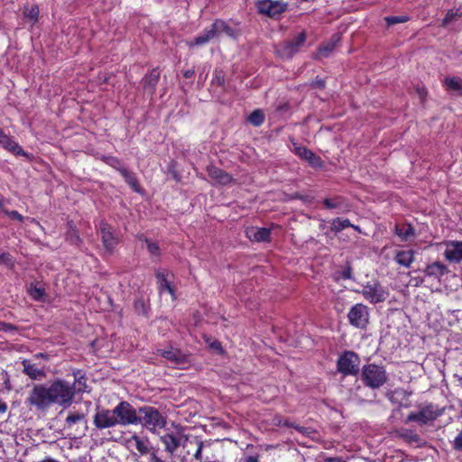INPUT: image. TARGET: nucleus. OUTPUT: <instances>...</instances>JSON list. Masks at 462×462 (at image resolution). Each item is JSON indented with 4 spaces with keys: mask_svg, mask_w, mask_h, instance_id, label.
<instances>
[{
    "mask_svg": "<svg viewBox=\"0 0 462 462\" xmlns=\"http://www.w3.org/2000/svg\"><path fill=\"white\" fill-rule=\"evenodd\" d=\"M360 378L366 387L375 390L387 382L388 375L383 366L372 363L363 366Z\"/></svg>",
    "mask_w": 462,
    "mask_h": 462,
    "instance_id": "1",
    "label": "nucleus"
},
{
    "mask_svg": "<svg viewBox=\"0 0 462 462\" xmlns=\"http://www.w3.org/2000/svg\"><path fill=\"white\" fill-rule=\"evenodd\" d=\"M139 424L145 427L150 431H154L157 428L162 429L166 425V419L161 412L152 406H143L138 409Z\"/></svg>",
    "mask_w": 462,
    "mask_h": 462,
    "instance_id": "2",
    "label": "nucleus"
},
{
    "mask_svg": "<svg viewBox=\"0 0 462 462\" xmlns=\"http://www.w3.org/2000/svg\"><path fill=\"white\" fill-rule=\"evenodd\" d=\"M360 357L356 352L346 350L339 356L337 368L344 376L356 375L360 371Z\"/></svg>",
    "mask_w": 462,
    "mask_h": 462,
    "instance_id": "3",
    "label": "nucleus"
},
{
    "mask_svg": "<svg viewBox=\"0 0 462 462\" xmlns=\"http://www.w3.org/2000/svg\"><path fill=\"white\" fill-rule=\"evenodd\" d=\"M307 34L303 31L293 38L283 41L275 46V52L282 59H291L303 46Z\"/></svg>",
    "mask_w": 462,
    "mask_h": 462,
    "instance_id": "4",
    "label": "nucleus"
},
{
    "mask_svg": "<svg viewBox=\"0 0 462 462\" xmlns=\"http://www.w3.org/2000/svg\"><path fill=\"white\" fill-rule=\"evenodd\" d=\"M114 411L117 424L120 426L137 425L140 422L138 411L126 401L120 402L114 408Z\"/></svg>",
    "mask_w": 462,
    "mask_h": 462,
    "instance_id": "5",
    "label": "nucleus"
},
{
    "mask_svg": "<svg viewBox=\"0 0 462 462\" xmlns=\"http://www.w3.org/2000/svg\"><path fill=\"white\" fill-rule=\"evenodd\" d=\"M53 402L60 405H69L74 396V390L69 383L57 381L50 386Z\"/></svg>",
    "mask_w": 462,
    "mask_h": 462,
    "instance_id": "6",
    "label": "nucleus"
},
{
    "mask_svg": "<svg viewBox=\"0 0 462 462\" xmlns=\"http://www.w3.org/2000/svg\"><path fill=\"white\" fill-rule=\"evenodd\" d=\"M441 413V411L438 410L433 404H428L421 407L417 412H411L407 416L405 422L416 421L420 425H424L436 420Z\"/></svg>",
    "mask_w": 462,
    "mask_h": 462,
    "instance_id": "7",
    "label": "nucleus"
},
{
    "mask_svg": "<svg viewBox=\"0 0 462 462\" xmlns=\"http://www.w3.org/2000/svg\"><path fill=\"white\" fill-rule=\"evenodd\" d=\"M288 5V3L273 0H259L256 3L258 12L271 18H275L286 12Z\"/></svg>",
    "mask_w": 462,
    "mask_h": 462,
    "instance_id": "8",
    "label": "nucleus"
},
{
    "mask_svg": "<svg viewBox=\"0 0 462 462\" xmlns=\"http://www.w3.org/2000/svg\"><path fill=\"white\" fill-rule=\"evenodd\" d=\"M49 356L39 353L31 359V380L41 381L46 377V373L50 371L47 366Z\"/></svg>",
    "mask_w": 462,
    "mask_h": 462,
    "instance_id": "9",
    "label": "nucleus"
},
{
    "mask_svg": "<svg viewBox=\"0 0 462 462\" xmlns=\"http://www.w3.org/2000/svg\"><path fill=\"white\" fill-rule=\"evenodd\" d=\"M349 323L358 328H365L368 324V309L362 303L354 305L347 314Z\"/></svg>",
    "mask_w": 462,
    "mask_h": 462,
    "instance_id": "10",
    "label": "nucleus"
},
{
    "mask_svg": "<svg viewBox=\"0 0 462 462\" xmlns=\"http://www.w3.org/2000/svg\"><path fill=\"white\" fill-rule=\"evenodd\" d=\"M291 150L301 160L308 162L312 167L321 168L323 166V162L319 156L316 155L311 150L308 149L306 146L300 145L294 140H291Z\"/></svg>",
    "mask_w": 462,
    "mask_h": 462,
    "instance_id": "11",
    "label": "nucleus"
},
{
    "mask_svg": "<svg viewBox=\"0 0 462 462\" xmlns=\"http://www.w3.org/2000/svg\"><path fill=\"white\" fill-rule=\"evenodd\" d=\"M93 423L98 430L112 428L118 425L114 409H97L93 418Z\"/></svg>",
    "mask_w": 462,
    "mask_h": 462,
    "instance_id": "12",
    "label": "nucleus"
},
{
    "mask_svg": "<svg viewBox=\"0 0 462 462\" xmlns=\"http://www.w3.org/2000/svg\"><path fill=\"white\" fill-rule=\"evenodd\" d=\"M362 293L371 303L383 302L388 296V292L378 282L365 285Z\"/></svg>",
    "mask_w": 462,
    "mask_h": 462,
    "instance_id": "13",
    "label": "nucleus"
},
{
    "mask_svg": "<svg viewBox=\"0 0 462 462\" xmlns=\"http://www.w3.org/2000/svg\"><path fill=\"white\" fill-rule=\"evenodd\" d=\"M53 402L50 387L46 388L43 385H35L33 387L32 395L31 396V403L39 407H47Z\"/></svg>",
    "mask_w": 462,
    "mask_h": 462,
    "instance_id": "14",
    "label": "nucleus"
},
{
    "mask_svg": "<svg viewBox=\"0 0 462 462\" xmlns=\"http://www.w3.org/2000/svg\"><path fill=\"white\" fill-rule=\"evenodd\" d=\"M157 353L176 365H186L189 362L188 355L182 353L179 348L172 346L165 349H158Z\"/></svg>",
    "mask_w": 462,
    "mask_h": 462,
    "instance_id": "15",
    "label": "nucleus"
},
{
    "mask_svg": "<svg viewBox=\"0 0 462 462\" xmlns=\"http://www.w3.org/2000/svg\"><path fill=\"white\" fill-rule=\"evenodd\" d=\"M160 80V70L158 68L152 69L148 74H146L141 80V86L145 94L152 97L156 87Z\"/></svg>",
    "mask_w": 462,
    "mask_h": 462,
    "instance_id": "16",
    "label": "nucleus"
},
{
    "mask_svg": "<svg viewBox=\"0 0 462 462\" xmlns=\"http://www.w3.org/2000/svg\"><path fill=\"white\" fill-rule=\"evenodd\" d=\"M100 235L105 249L111 254L118 244V238L115 236L113 228L106 223H101Z\"/></svg>",
    "mask_w": 462,
    "mask_h": 462,
    "instance_id": "17",
    "label": "nucleus"
},
{
    "mask_svg": "<svg viewBox=\"0 0 462 462\" xmlns=\"http://www.w3.org/2000/svg\"><path fill=\"white\" fill-rule=\"evenodd\" d=\"M429 278L440 281V278L448 273V268L441 262L436 261L426 265L422 270Z\"/></svg>",
    "mask_w": 462,
    "mask_h": 462,
    "instance_id": "18",
    "label": "nucleus"
},
{
    "mask_svg": "<svg viewBox=\"0 0 462 462\" xmlns=\"http://www.w3.org/2000/svg\"><path fill=\"white\" fill-rule=\"evenodd\" d=\"M446 245L445 258L449 262L460 263L462 261V241H448Z\"/></svg>",
    "mask_w": 462,
    "mask_h": 462,
    "instance_id": "19",
    "label": "nucleus"
},
{
    "mask_svg": "<svg viewBox=\"0 0 462 462\" xmlns=\"http://www.w3.org/2000/svg\"><path fill=\"white\" fill-rule=\"evenodd\" d=\"M207 171L208 177L218 184L226 185L233 180V178L230 174L214 165L208 166Z\"/></svg>",
    "mask_w": 462,
    "mask_h": 462,
    "instance_id": "20",
    "label": "nucleus"
},
{
    "mask_svg": "<svg viewBox=\"0 0 462 462\" xmlns=\"http://www.w3.org/2000/svg\"><path fill=\"white\" fill-rule=\"evenodd\" d=\"M246 236L255 242H269L271 238V229L266 227H250L246 230Z\"/></svg>",
    "mask_w": 462,
    "mask_h": 462,
    "instance_id": "21",
    "label": "nucleus"
},
{
    "mask_svg": "<svg viewBox=\"0 0 462 462\" xmlns=\"http://www.w3.org/2000/svg\"><path fill=\"white\" fill-rule=\"evenodd\" d=\"M395 234L401 237L402 241H410L416 237L414 227L411 224L403 223L395 226Z\"/></svg>",
    "mask_w": 462,
    "mask_h": 462,
    "instance_id": "22",
    "label": "nucleus"
},
{
    "mask_svg": "<svg viewBox=\"0 0 462 462\" xmlns=\"http://www.w3.org/2000/svg\"><path fill=\"white\" fill-rule=\"evenodd\" d=\"M339 41H340L339 34H334L331 37L330 42H327L326 44L320 46L318 49V52L316 53L314 58L319 60V59L328 57L330 55V53L333 51V50L335 49L336 44Z\"/></svg>",
    "mask_w": 462,
    "mask_h": 462,
    "instance_id": "23",
    "label": "nucleus"
},
{
    "mask_svg": "<svg viewBox=\"0 0 462 462\" xmlns=\"http://www.w3.org/2000/svg\"><path fill=\"white\" fill-rule=\"evenodd\" d=\"M217 37L212 24L210 27L206 28L199 35L194 38L192 42H189V46H199L208 43L210 40Z\"/></svg>",
    "mask_w": 462,
    "mask_h": 462,
    "instance_id": "24",
    "label": "nucleus"
},
{
    "mask_svg": "<svg viewBox=\"0 0 462 462\" xmlns=\"http://www.w3.org/2000/svg\"><path fill=\"white\" fill-rule=\"evenodd\" d=\"M217 37L212 24L210 27L206 28L199 35L194 38L192 42H189V46H199L208 43L210 40Z\"/></svg>",
    "mask_w": 462,
    "mask_h": 462,
    "instance_id": "25",
    "label": "nucleus"
},
{
    "mask_svg": "<svg viewBox=\"0 0 462 462\" xmlns=\"http://www.w3.org/2000/svg\"><path fill=\"white\" fill-rule=\"evenodd\" d=\"M217 37L212 24L210 27L206 28L199 35L194 38L192 42H189V46H199L208 43L210 40Z\"/></svg>",
    "mask_w": 462,
    "mask_h": 462,
    "instance_id": "26",
    "label": "nucleus"
},
{
    "mask_svg": "<svg viewBox=\"0 0 462 462\" xmlns=\"http://www.w3.org/2000/svg\"><path fill=\"white\" fill-rule=\"evenodd\" d=\"M160 439L164 444L165 450L170 454H173L180 446V439L172 433H166Z\"/></svg>",
    "mask_w": 462,
    "mask_h": 462,
    "instance_id": "27",
    "label": "nucleus"
},
{
    "mask_svg": "<svg viewBox=\"0 0 462 462\" xmlns=\"http://www.w3.org/2000/svg\"><path fill=\"white\" fill-rule=\"evenodd\" d=\"M31 298L42 302L49 301L50 296L46 293L44 284L39 282L35 284L31 282Z\"/></svg>",
    "mask_w": 462,
    "mask_h": 462,
    "instance_id": "28",
    "label": "nucleus"
},
{
    "mask_svg": "<svg viewBox=\"0 0 462 462\" xmlns=\"http://www.w3.org/2000/svg\"><path fill=\"white\" fill-rule=\"evenodd\" d=\"M121 175L124 177L125 182L132 188L136 193H143V189L140 186L135 174L129 171L127 168L120 170Z\"/></svg>",
    "mask_w": 462,
    "mask_h": 462,
    "instance_id": "29",
    "label": "nucleus"
},
{
    "mask_svg": "<svg viewBox=\"0 0 462 462\" xmlns=\"http://www.w3.org/2000/svg\"><path fill=\"white\" fill-rule=\"evenodd\" d=\"M212 26L217 36H219L222 32H224L230 37H236L238 33L236 29L232 28L225 21L220 19L216 20L212 23Z\"/></svg>",
    "mask_w": 462,
    "mask_h": 462,
    "instance_id": "30",
    "label": "nucleus"
},
{
    "mask_svg": "<svg viewBox=\"0 0 462 462\" xmlns=\"http://www.w3.org/2000/svg\"><path fill=\"white\" fill-rule=\"evenodd\" d=\"M394 261L406 268H409L414 261V252L412 250L398 251L395 254Z\"/></svg>",
    "mask_w": 462,
    "mask_h": 462,
    "instance_id": "31",
    "label": "nucleus"
},
{
    "mask_svg": "<svg viewBox=\"0 0 462 462\" xmlns=\"http://www.w3.org/2000/svg\"><path fill=\"white\" fill-rule=\"evenodd\" d=\"M0 144L5 149L14 152V154H20L22 152V149L18 145V143H16L8 135L5 134V133L2 130H0Z\"/></svg>",
    "mask_w": 462,
    "mask_h": 462,
    "instance_id": "32",
    "label": "nucleus"
},
{
    "mask_svg": "<svg viewBox=\"0 0 462 462\" xmlns=\"http://www.w3.org/2000/svg\"><path fill=\"white\" fill-rule=\"evenodd\" d=\"M69 229L66 232L65 239L72 245L79 246L82 244V239L79 235V231L75 228L72 222L68 223Z\"/></svg>",
    "mask_w": 462,
    "mask_h": 462,
    "instance_id": "33",
    "label": "nucleus"
},
{
    "mask_svg": "<svg viewBox=\"0 0 462 462\" xmlns=\"http://www.w3.org/2000/svg\"><path fill=\"white\" fill-rule=\"evenodd\" d=\"M445 85L449 91H454L462 94V79L459 77H447L445 79Z\"/></svg>",
    "mask_w": 462,
    "mask_h": 462,
    "instance_id": "34",
    "label": "nucleus"
},
{
    "mask_svg": "<svg viewBox=\"0 0 462 462\" xmlns=\"http://www.w3.org/2000/svg\"><path fill=\"white\" fill-rule=\"evenodd\" d=\"M462 16V11L457 9H450L447 12L445 17L442 19L441 26L448 27L449 24L457 22Z\"/></svg>",
    "mask_w": 462,
    "mask_h": 462,
    "instance_id": "35",
    "label": "nucleus"
},
{
    "mask_svg": "<svg viewBox=\"0 0 462 462\" xmlns=\"http://www.w3.org/2000/svg\"><path fill=\"white\" fill-rule=\"evenodd\" d=\"M156 277L159 282V290L162 292L164 290H167L171 295H173L174 291L171 286V283L167 280L166 273L164 272H157Z\"/></svg>",
    "mask_w": 462,
    "mask_h": 462,
    "instance_id": "36",
    "label": "nucleus"
},
{
    "mask_svg": "<svg viewBox=\"0 0 462 462\" xmlns=\"http://www.w3.org/2000/svg\"><path fill=\"white\" fill-rule=\"evenodd\" d=\"M350 226H352V224L348 219L337 217L332 220L330 230L334 233H338L346 227H350Z\"/></svg>",
    "mask_w": 462,
    "mask_h": 462,
    "instance_id": "37",
    "label": "nucleus"
},
{
    "mask_svg": "<svg viewBox=\"0 0 462 462\" xmlns=\"http://www.w3.org/2000/svg\"><path fill=\"white\" fill-rule=\"evenodd\" d=\"M248 122L254 126H260L264 122V114L262 110L256 109L248 116Z\"/></svg>",
    "mask_w": 462,
    "mask_h": 462,
    "instance_id": "38",
    "label": "nucleus"
},
{
    "mask_svg": "<svg viewBox=\"0 0 462 462\" xmlns=\"http://www.w3.org/2000/svg\"><path fill=\"white\" fill-rule=\"evenodd\" d=\"M323 204L327 208H340L344 205V199L340 196H337L333 199H325Z\"/></svg>",
    "mask_w": 462,
    "mask_h": 462,
    "instance_id": "39",
    "label": "nucleus"
},
{
    "mask_svg": "<svg viewBox=\"0 0 462 462\" xmlns=\"http://www.w3.org/2000/svg\"><path fill=\"white\" fill-rule=\"evenodd\" d=\"M133 440L135 442V448L143 455L150 453V449L147 446L146 441L143 440L137 435H134L132 437Z\"/></svg>",
    "mask_w": 462,
    "mask_h": 462,
    "instance_id": "40",
    "label": "nucleus"
},
{
    "mask_svg": "<svg viewBox=\"0 0 462 462\" xmlns=\"http://www.w3.org/2000/svg\"><path fill=\"white\" fill-rule=\"evenodd\" d=\"M85 420V414L80 412H74V413H69V415L66 418V424L68 427H71L73 424Z\"/></svg>",
    "mask_w": 462,
    "mask_h": 462,
    "instance_id": "41",
    "label": "nucleus"
},
{
    "mask_svg": "<svg viewBox=\"0 0 462 462\" xmlns=\"http://www.w3.org/2000/svg\"><path fill=\"white\" fill-rule=\"evenodd\" d=\"M103 161L109 166H111L114 169H116V171H118L119 172H120L121 169H125V167L123 166V163L121 162V161L116 157L106 156V157H104Z\"/></svg>",
    "mask_w": 462,
    "mask_h": 462,
    "instance_id": "42",
    "label": "nucleus"
},
{
    "mask_svg": "<svg viewBox=\"0 0 462 462\" xmlns=\"http://www.w3.org/2000/svg\"><path fill=\"white\" fill-rule=\"evenodd\" d=\"M212 84L219 87L225 85V73L222 69H216L212 79Z\"/></svg>",
    "mask_w": 462,
    "mask_h": 462,
    "instance_id": "43",
    "label": "nucleus"
},
{
    "mask_svg": "<svg viewBox=\"0 0 462 462\" xmlns=\"http://www.w3.org/2000/svg\"><path fill=\"white\" fill-rule=\"evenodd\" d=\"M387 26H392L396 23H405L409 20L408 16L400 15V16H387L384 18Z\"/></svg>",
    "mask_w": 462,
    "mask_h": 462,
    "instance_id": "44",
    "label": "nucleus"
},
{
    "mask_svg": "<svg viewBox=\"0 0 462 462\" xmlns=\"http://www.w3.org/2000/svg\"><path fill=\"white\" fill-rule=\"evenodd\" d=\"M134 310L139 315L146 316L148 313V307L146 306L143 300H136L134 301Z\"/></svg>",
    "mask_w": 462,
    "mask_h": 462,
    "instance_id": "45",
    "label": "nucleus"
},
{
    "mask_svg": "<svg viewBox=\"0 0 462 462\" xmlns=\"http://www.w3.org/2000/svg\"><path fill=\"white\" fill-rule=\"evenodd\" d=\"M145 243L147 245V249L149 253L152 255H159L160 254V246L158 243L152 242L150 239L145 238Z\"/></svg>",
    "mask_w": 462,
    "mask_h": 462,
    "instance_id": "46",
    "label": "nucleus"
},
{
    "mask_svg": "<svg viewBox=\"0 0 462 462\" xmlns=\"http://www.w3.org/2000/svg\"><path fill=\"white\" fill-rule=\"evenodd\" d=\"M0 265H5L7 267L13 266V260L9 254L5 252L0 253Z\"/></svg>",
    "mask_w": 462,
    "mask_h": 462,
    "instance_id": "47",
    "label": "nucleus"
},
{
    "mask_svg": "<svg viewBox=\"0 0 462 462\" xmlns=\"http://www.w3.org/2000/svg\"><path fill=\"white\" fill-rule=\"evenodd\" d=\"M402 437L410 442L417 443L420 440L419 435L411 430H405V432L402 434Z\"/></svg>",
    "mask_w": 462,
    "mask_h": 462,
    "instance_id": "48",
    "label": "nucleus"
},
{
    "mask_svg": "<svg viewBox=\"0 0 462 462\" xmlns=\"http://www.w3.org/2000/svg\"><path fill=\"white\" fill-rule=\"evenodd\" d=\"M310 88H319V89H323L325 88L326 87V81L325 79H321V78H319L317 77L311 83H310Z\"/></svg>",
    "mask_w": 462,
    "mask_h": 462,
    "instance_id": "49",
    "label": "nucleus"
},
{
    "mask_svg": "<svg viewBox=\"0 0 462 462\" xmlns=\"http://www.w3.org/2000/svg\"><path fill=\"white\" fill-rule=\"evenodd\" d=\"M295 430L305 436H310L312 433H315V430H313L311 428H307L300 425L295 427Z\"/></svg>",
    "mask_w": 462,
    "mask_h": 462,
    "instance_id": "50",
    "label": "nucleus"
},
{
    "mask_svg": "<svg viewBox=\"0 0 462 462\" xmlns=\"http://www.w3.org/2000/svg\"><path fill=\"white\" fill-rule=\"evenodd\" d=\"M453 448L456 450L462 451V431L455 438L453 441Z\"/></svg>",
    "mask_w": 462,
    "mask_h": 462,
    "instance_id": "51",
    "label": "nucleus"
},
{
    "mask_svg": "<svg viewBox=\"0 0 462 462\" xmlns=\"http://www.w3.org/2000/svg\"><path fill=\"white\" fill-rule=\"evenodd\" d=\"M319 462H347L343 457H324Z\"/></svg>",
    "mask_w": 462,
    "mask_h": 462,
    "instance_id": "52",
    "label": "nucleus"
},
{
    "mask_svg": "<svg viewBox=\"0 0 462 462\" xmlns=\"http://www.w3.org/2000/svg\"><path fill=\"white\" fill-rule=\"evenodd\" d=\"M197 444H198V449H197L196 453L194 454V457L197 460H201L202 459V449H203L204 444H203V441H201V440H198Z\"/></svg>",
    "mask_w": 462,
    "mask_h": 462,
    "instance_id": "53",
    "label": "nucleus"
},
{
    "mask_svg": "<svg viewBox=\"0 0 462 462\" xmlns=\"http://www.w3.org/2000/svg\"><path fill=\"white\" fill-rule=\"evenodd\" d=\"M243 462H259V455L245 456L242 458Z\"/></svg>",
    "mask_w": 462,
    "mask_h": 462,
    "instance_id": "54",
    "label": "nucleus"
},
{
    "mask_svg": "<svg viewBox=\"0 0 462 462\" xmlns=\"http://www.w3.org/2000/svg\"><path fill=\"white\" fill-rule=\"evenodd\" d=\"M38 14H39L38 7L37 6H35V7L32 6L31 7V22L32 21L36 22Z\"/></svg>",
    "mask_w": 462,
    "mask_h": 462,
    "instance_id": "55",
    "label": "nucleus"
},
{
    "mask_svg": "<svg viewBox=\"0 0 462 462\" xmlns=\"http://www.w3.org/2000/svg\"><path fill=\"white\" fill-rule=\"evenodd\" d=\"M14 329V328L12 325L0 322V330L8 332Z\"/></svg>",
    "mask_w": 462,
    "mask_h": 462,
    "instance_id": "56",
    "label": "nucleus"
},
{
    "mask_svg": "<svg viewBox=\"0 0 462 462\" xmlns=\"http://www.w3.org/2000/svg\"><path fill=\"white\" fill-rule=\"evenodd\" d=\"M194 75H195V69H187V70L183 71V77L186 78V79H190Z\"/></svg>",
    "mask_w": 462,
    "mask_h": 462,
    "instance_id": "57",
    "label": "nucleus"
},
{
    "mask_svg": "<svg viewBox=\"0 0 462 462\" xmlns=\"http://www.w3.org/2000/svg\"><path fill=\"white\" fill-rule=\"evenodd\" d=\"M150 462H166V461L161 459L159 457H157V455L154 452H152L151 454V460H150Z\"/></svg>",
    "mask_w": 462,
    "mask_h": 462,
    "instance_id": "58",
    "label": "nucleus"
},
{
    "mask_svg": "<svg viewBox=\"0 0 462 462\" xmlns=\"http://www.w3.org/2000/svg\"><path fill=\"white\" fill-rule=\"evenodd\" d=\"M40 228H41V226H40L39 222H37L33 219H31V231L34 230V229H40Z\"/></svg>",
    "mask_w": 462,
    "mask_h": 462,
    "instance_id": "59",
    "label": "nucleus"
},
{
    "mask_svg": "<svg viewBox=\"0 0 462 462\" xmlns=\"http://www.w3.org/2000/svg\"><path fill=\"white\" fill-rule=\"evenodd\" d=\"M9 215L12 218L22 220V216L17 211H11Z\"/></svg>",
    "mask_w": 462,
    "mask_h": 462,
    "instance_id": "60",
    "label": "nucleus"
},
{
    "mask_svg": "<svg viewBox=\"0 0 462 462\" xmlns=\"http://www.w3.org/2000/svg\"><path fill=\"white\" fill-rule=\"evenodd\" d=\"M23 372L29 375V371H30V368H29V364L27 363L26 360H23Z\"/></svg>",
    "mask_w": 462,
    "mask_h": 462,
    "instance_id": "61",
    "label": "nucleus"
},
{
    "mask_svg": "<svg viewBox=\"0 0 462 462\" xmlns=\"http://www.w3.org/2000/svg\"><path fill=\"white\" fill-rule=\"evenodd\" d=\"M284 426L288 427V428H293L295 429V427L298 426V424H295L294 422H291V421H289V420H286L284 422Z\"/></svg>",
    "mask_w": 462,
    "mask_h": 462,
    "instance_id": "62",
    "label": "nucleus"
},
{
    "mask_svg": "<svg viewBox=\"0 0 462 462\" xmlns=\"http://www.w3.org/2000/svg\"><path fill=\"white\" fill-rule=\"evenodd\" d=\"M350 227H353L356 231H357L358 233H361V228L358 226H355L352 224V226H350Z\"/></svg>",
    "mask_w": 462,
    "mask_h": 462,
    "instance_id": "63",
    "label": "nucleus"
},
{
    "mask_svg": "<svg viewBox=\"0 0 462 462\" xmlns=\"http://www.w3.org/2000/svg\"><path fill=\"white\" fill-rule=\"evenodd\" d=\"M419 94L420 96V97H423L424 94H425V91L423 89H419Z\"/></svg>",
    "mask_w": 462,
    "mask_h": 462,
    "instance_id": "64",
    "label": "nucleus"
}]
</instances>
